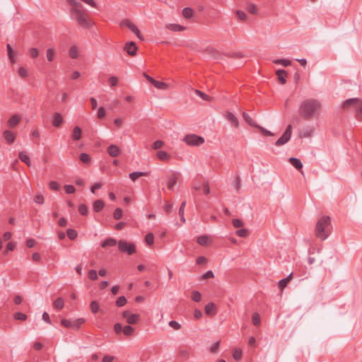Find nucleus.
<instances>
[{
    "mask_svg": "<svg viewBox=\"0 0 362 362\" xmlns=\"http://www.w3.org/2000/svg\"><path fill=\"white\" fill-rule=\"evenodd\" d=\"M4 137L5 140L7 141V143H8V144H12L15 140L14 134L9 130H6L4 132Z\"/></svg>",
    "mask_w": 362,
    "mask_h": 362,
    "instance_id": "obj_20",
    "label": "nucleus"
},
{
    "mask_svg": "<svg viewBox=\"0 0 362 362\" xmlns=\"http://www.w3.org/2000/svg\"><path fill=\"white\" fill-rule=\"evenodd\" d=\"M64 299L61 297L57 298L53 303L54 307L57 310H62L64 307Z\"/></svg>",
    "mask_w": 362,
    "mask_h": 362,
    "instance_id": "obj_31",
    "label": "nucleus"
},
{
    "mask_svg": "<svg viewBox=\"0 0 362 362\" xmlns=\"http://www.w3.org/2000/svg\"><path fill=\"white\" fill-rule=\"evenodd\" d=\"M69 12L71 20L76 21L78 26L85 29H89L93 26L94 23L88 13L82 9V6L71 7Z\"/></svg>",
    "mask_w": 362,
    "mask_h": 362,
    "instance_id": "obj_2",
    "label": "nucleus"
},
{
    "mask_svg": "<svg viewBox=\"0 0 362 362\" xmlns=\"http://www.w3.org/2000/svg\"><path fill=\"white\" fill-rule=\"evenodd\" d=\"M117 240L115 238H107L105 240L103 243L101 244L102 247H113L116 245Z\"/></svg>",
    "mask_w": 362,
    "mask_h": 362,
    "instance_id": "obj_25",
    "label": "nucleus"
},
{
    "mask_svg": "<svg viewBox=\"0 0 362 362\" xmlns=\"http://www.w3.org/2000/svg\"><path fill=\"white\" fill-rule=\"evenodd\" d=\"M107 151L108 154L112 157H117L121 153L120 148L114 144H111L110 146H109L107 149Z\"/></svg>",
    "mask_w": 362,
    "mask_h": 362,
    "instance_id": "obj_12",
    "label": "nucleus"
},
{
    "mask_svg": "<svg viewBox=\"0 0 362 362\" xmlns=\"http://www.w3.org/2000/svg\"><path fill=\"white\" fill-rule=\"evenodd\" d=\"M252 323L255 326H258V325H260V317H259V314L257 313H254L252 314Z\"/></svg>",
    "mask_w": 362,
    "mask_h": 362,
    "instance_id": "obj_46",
    "label": "nucleus"
},
{
    "mask_svg": "<svg viewBox=\"0 0 362 362\" xmlns=\"http://www.w3.org/2000/svg\"><path fill=\"white\" fill-rule=\"evenodd\" d=\"M216 306L214 303H209L205 305L204 310L207 315L214 316L216 315Z\"/></svg>",
    "mask_w": 362,
    "mask_h": 362,
    "instance_id": "obj_16",
    "label": "nucleus"
},
{
    "mask_svg": "<svg viewBox=\"0 0 362 362\" xmlns=\"http://www.w3.org/2000/svg\"><path fill=\"white\" fill-rule=\"evenodd\" d=\"M28 52H29L30 57H32L33 59L37 57V56L39 54V52H38L37 49L35 48V47L30 48L29 49Z\"/></svg>",
    "mask_w": 362,
    "mask_h": 362,
    "instance_id": "obj_59",
    "label": "nucleus"
},
{
    "mask_svg": "<svg viewBox=\"0 0 362 362\" xmlns=\"http://www.w3.org/2000/svg\"><path fill=\"white\" fill-rule=\"evenodd\" d=\"M97 115L99 119H103V117H105V110L103 107H100L98 108Z\"/></svg>",
    "mask_w": 362,
    "mask_h": 362,
    "instance_id": "obj_64",
    "label": "nucleus"
},
{
    "mask_svg": "<svg viewBox=\"0 0 362 362\" xmlns=\"http://www.w3.org/2000/svg\"><path fill=\"white\" fill-rule=\"evenodd\" d=\"M209 241V238L206 235H201L197 238V243L200 245H206Z\"/></svg>",
    "mask_w": 362,
    "mask_h": 362,
    "instance_id": "obj_41",
    "label": "nucleus"
},
{
    "mask_svg": "<svg viewBox=\"0 0 362 362\" xmlns=\"http://www.w3.org/2000/svg\"><path fill=\"white\" fill-rule=\"evenodd\" d=\"M122 332L125 336L129 337L134 334V329L130 325H126L123 327Z\"/></svg>",
    "mask_w": 362,
    "mask_h": 362,
    "instance_id": "obj_34",
    "label": "nucleus"
},
{
    "mask_svg": "<svg viewBox=\"0 0 362 362\" xmlns=\"http://www.w3.org/2000/svg\"><path fill=\"white\" fill-rule=\"evenodd\" d=\"M82 131L79 127H75L73 129L72 139L74 141H78L81 138Z\"/></svg>",
    "mask_w": 362,
    "mask_h": 362,
    "instance_id": "obj_21",
    "label": "nucleus"
},
{
    "mask_svg": "<svg viewBox=\"0 0 362 362\" xmlns=\"http://www.w3.org/2000/svg\"><path fill=\"white\" fill-rule=\"evenodd\" d=\"M156 157L160 161L168 162L171 159V156L166 151H158L156 153Z\"/></svg>",
    "mask_w": 362,
    "mask_h": 362,
    "instance_id": "obj_13",
    "label": "nucleus"
},
{
    "mask_svg": "<svg viewBox=\"0 0 362 362\" xmlns=\"http://www.w3.org/2000/svg\"><path fill=\"white\" fill-rule=\"evenodd\" d=\"M242 350L240 349H235L233 352V357L235 360L238 361L241 358Z\"/></svg>",
    "mask_w": 362,
    "mask_h": 362,
    "instance_id": "obj_47",
    "label": "nucleus"
},
{
    "mask_svg": "<svg viewBox=\"0 0 362 362\" xmlns=\"http://www.w3.org/2000/svg\"><path fill=\"white\" fill-rule=\"evenodd\" d=\"M122 216V210L120 208H117L114 213H113V217L115 220H119Z\"/></svg>",
    "mask_w": 362,
    "mask_h": 362,
    "instance_id": "obj_51",
    "label": "nucleus"
},
{
    "mask_svg": "<svg viewBox=\"0 0 362 362\" xmlns=\"http://www.w3.org/2000/svg\"><path fill=\"white\" fill-rule=\"evenodd\" d=\"M177 177L176 176V175L175 173L172 174L170 177H169V179H168V187L170 189H172L173 186L176 184L177 182Z\"/></svg>",
    "mask_w": 362,
    "mask_h": 362,
    "instance_id": "obj_33",
    "label": "nucleus"
},
{
    "mask_svg": "<svg viewBox=\"0 0 362 362\" xmlns=\"http://www.w3.org/2000/svg\"><path fill=\"white\" fill-rule=\"evenodd\" d=\"M124 51H126L129 55L133 57L136 54L137 47L134 42H129L126 43L124 47Z\"/></svg>",
    "mask_w": 362,
    "mask_h": 362,
    "instance_id": "obj_9",
    "label": "nucleus"
},
{
    "mask_svg": "<svg viewBox=\"0 0 362 362\" xmlns=\"http://www.w3.org/2000/svg\"><path fill=\"white\" fill-rule=\"evenodd\" d=\"M78 212L83 215L86 216L88 214V208L86 204H81L78 206Z\"/></svg>",
    "mask_w": 362,
    "mask_h": 362,
    "instance_id": "obj_52",
    "label": "nucleus"
},
{
    "mask_svg": "<svg viewBox=\"0 0 362 362\" xmlns=\"http://www.w3.org/2000/svg\"><path fill=\"white\" fill-rule=\"evenodd\" d=\"M149 174V172H133L129 175V177L132 181H135L139 177L148 176Z\"/></svg>",
    "mask_w": 362,
    "mask_h": 362,
    "instance_id": "obj_19",
    "label": "nucleus"
},
{
    "mask_svg": "<svg viewBox=\"0 0 362 362\" xmlns=\"http://www.w3.org/2000/svg\"><path fill=\"white\" fill-rule=\"evenodd\" d=\"M104 206V202L101 199H98L94 202L93 208L95 212H100L103 209Z\"/></svg>",
    "mask_w": 362,
    "mask_h": 362,
    "instance_id": "obj_23",
    "label": "nucleus"
},
{
    "mask_svg": "<svg viewBox=\"0 0 362 362\" xmlns=\"http://www.w3.org/2000/svg\"><path fill=\"white\" fill-rule=\"evenodd\" d=\"M88 277L91 281H95L98 279V274L95 270L90 269L88 272Z\"/></svg>",
    "mask_w": 362,
    "mask_h": 362,
    "instance_id": "obj_45",
    "label": "nucleus"
},
{
    "mask_svg": "<svg viewBox=\"0 0 362 362\" xmlns=\"http://www.w3.org/2000/svg\"><path fill=\"white\" fill-rule=\"evenodd\" d=\"M52 125L54 127H59L64 122L63 117L59 112H55L52 116Z\"/></svg>",
    "mask_w": 362,
    "mask_h": 362,
    "instance_id": "obj_11",
    "label": "nucleus"
},
{
    "mask_svg": "<svg viewBox=\"0 0 362 362\" xmlns=\"http://www.w3.org/2000/svg\"><path fill=\"white\" fill-rule=\"evenodd\" d=\"M55 56V51L53 48H48L46 51V57L48 62L53 61Z\"/></svg>",
    "mask_w": 362,
    "mask_h": 362,
    "instance_id": "obj_35",
    "label": "nucleus"
},
{
    "mask_svg": "<svg viewBox=\"0 0 362 362\" xmlns=\"http://www.w3.org/2000/svg\"><path fill=\"white\" fill-rule=\"evenodd\" d=\"M194 11L189 7H185L182 9V15L185 18L189 19L193 16Z\"/></svg>",
    "mask_w": 362,
    "mask_h": 362,
    "instance_id": "obj_32",
    "label": "nucleus"
},
{
    "mask_svg": "<svg viewBox=\"0 0 362 362\" xmlns=\"http://www.w3.org/2000/svg\"><path fill=\"white\" fill-rule=\"evenodd\" d=\"M139 320V315L138 314H131L128 319L127 320V322L129 325H134L138 322Z\"/></svg>",
    "mask_w": 362,
    "mask_h": 362,
    "instance_id": "obj_30",
    "label": "nucleus"
},
{
    "mask_svg": "<svg viewBox=\"0 0 362 362\" xmlns=\"http://www.w3.org/2000/svg\"><path fill=\"white\" fill-rule=\"evenodd\" d=\"M6 48H7L8 57L11 62L15 63L16 60H15L14 56H13V50L11 45L7 44Z\"/></svg>",
    "mask_w": 362,
    "mask_h": 362,
    "instance_id": "obj_38",
    "label": "nucleus"
},
{
    "mask_svg": "<svg viewBox=\"0 0 362 362\" xmlns=\"http://www.w3.org/2000/svg\"><path fill=\"white\" fill-rule=\"evenodd\" d=\"M236 234L239 237L245 238V237L247 236L248 230L247 229H245V228H240V229H238L236 231Z\"/></svg>",
    "mask_w": 362,
    "mask_h": 362,
    "instance_id": "obj_56",
    "label": "nucleus"
},
{
    "mask_svg": "<svg viewBox=\"0 0 362 362\" xmlns=\"http://www.w3.org/2000/svg\"><path fill=\"white\" fill-rule=\"evenodd\" d=\"M85 322L86 320L83 318H78L73 321L66 319H63L62 320L61 323L63 326H64L66 328L78 329Z\"/></svg>",
    "mask_w": 362,
    "mask_h": 362,
    "instance_id": "obj_5",
    "label": "nucleus"
},
{
    "mask_svg": "<svg viewBox=\"0 0 362 362\" xmlns=\"http://www.w3.org/2000/svg\"><path fill=\"white\" fill-rule=\"evenodd\" d=\"M34 202L36 204H42L44 203V197L41 194H37L34 197Z\"/></svg>",
    "mask_w": 362,
    "mask_h": 362,
    "instance_id": "obj_57",
    "label": "nucleus"
},
{
    "mask_svg": "<svg viewBox=\"0 0 362 362\" xmlns=\"http://www.w3.org/2000/svg\"><path fill=\"white\" fill-rule=\"evenodd\" d=\"M291 129H292L291 125V124L288 125L286 131L284 132L283 135L276 141L275 144L276 146H281V145L286 144L291 139Z\"/></svg>",
    "mask_w": 362,
    "mask_h": 362,
    "instance_id": "obj_7",
    "label": "nucleus"
},
{
    "mask_svg": "<svg viewBox=\"0 0 362 362\" xmlns=\"http://www.w3.org/2000/svg\"><path fill=\"white\" fill-rule=\"evenodd\" d=\"M330 222L329 216H323L317 221L315 226V235L320 240H324L328 237L326 228L330 225Z\"/></svg>",
    "mask_w": 362,
    "mask_h": 362,
    "instance_id": "obj_3",
    "label": "nucleus"
},
{
    "mask_svg": "<svg viewBox=\"0 0 362 362\" xmlns=\"http://www.w3.org/2000/svg\"><path fill=\"white\" fill-rule=\"evenodd\" d=\"M169 326L175 330H178L181 328V325L175 320H171L169 322Z\"/></svg>",
    "mask_w": 362,
    "mask_h": 362,
    "instance_id": "obj_58",
    "label": "nucleus"
},
{
    "mask_svg": "<svg viewBox=\"0 0 362 362\" xmlns=\"http://www.w3.org/2000/svg\"><path fill=\"white\" fill-rule=\"evenodd\" d=\"M248 13L251 14H257V8L254 4H249L246 8Z\"/></svg>",
    "mask_w": 362,
    "mask_h": 362,
    "instance_id": "obj_42",
    "label": "nucleus"
},
{
    "mask_svg": "<svg viewBox=\"0 0 362 362\" xmlns=\"http://www.w3.org/2000/svg\"><path fill=\"white\" fill-rule=\"evenodd\" d=\"M156 88L160 90H166L168 88L169 85L165 82L155 80L152 83Z\"/></svg>",
    "mask_w": 362,
    "mask_h": 362,
    "instance_id": "obj_28",
    "label": "nucleus"
},
{
    "mask_svg": "<svg viewBox=\"0 0 362 362\" xmlns=\"http://www.w3.org/2000/svg\"><path fill=\"white\" fill-rule=\"evenodd\" d=\"M232 223L235 228H240V227L243 226V221L238 218L233 219L232 221Z\"/></svg>",
    "mask_w": 362,
    "mask_h": 362,
    "instance_id": "obj_62",
    "label": "nucleus"
},
{
    "mask_svg": "<svg viewBox=\"0 0 362 362\" xmlns=\"http://www.w3.org/2000/svg\"><path fill=\"white\" fill-rule=\"evenodd\" d=\"M146 243L151 245L153 243V235L151 233H148L145 238Z\"/></svg>",
    "mask_w": 362,
    "mask_h": 362,
    "instance_id": "obj_60",
    "label": "nucleus"
},
{
    "mask_svg": "<svg viewBox=\"0 0 362 362\" xmlns=\"http://www.w3.org/2000/svg\"><path fill=\"white\" fill-rule=\"evenodd\" d=\"M166 28L173 32H182L185 30V28L179 24L169 23L166 25Z\"/></svg>",
    "mask_w": 362,
    "mask_h": 362,
    "instance_id": "obj_17",
    "label": "nucleus"
},
{
    "mask_svg": "<svg viewBox=\"0 0 362 362\" xmlns=\"http://www.w3.org/2000/svg\"><path fill=\"white\" fill-rule=\"evenodd\" d=\"M18 157H19L20 160L22 162L25 163L28 166L31 165L30 157L25 152H19Z\"/></svg>",
    "mask_w": 362,
    "mask_h": 362,
    "instance_id": "obj_24",
    "label": "nucleus"
},
{
    "mask_svg": "<svg viewBox=\"0 0 362 362\" xmlns=\"http://www.w3.org/2000/svg\"><path fill=\"white\" fill-rule=\"evenodd\" d=\"M90 309L93 313H98L99 310V304L97 301L93 300L90 304Z\"/></svg>",
    "mask_w": 362,
    "mask_h": 362,
    "instance_id": "obj_43",
    "label": "nucleus"
},
{
    "mask_svg": "<svg viewBox=\"0 0 362 362\" xmlns=\"http://www.w3.org/2000/svg\"><path fill=\"white\" fill-rule=\"evenodd\" d=\"M202 298V295L199 291H194L192 293V299L195 302H199Z\"/></svg>",
    "mask_w": 362,
    "mask_h": 362,
    "instance_id": "obj_49",
    "label": "nucleus"
},
{
    "mask_svg": "<svg viewBox=\"0 0 362 362\" xmlns=\"http://www.w3.org/2000/svg\"><path fill=\"white\" fill-rule=\"evenodd\" d=\"M69 57L72 59L78 57V49L76 46H72L69 50Z\"/></svg>",
    "mask_w": 362,
    "mask_h": 362,
    "instance_id": "obj_40",
    "label": "nucleus"
},
{
    "mask_svg": "<svg viewBox=\"0 0 362 362\" xmlns=\"http://www.w3.org/2000/svg\"><path fill=\"white\" fill-rule=\"evenodd\" d=\"M321 104L317 99L310 98L301 102L298 113L305 120L317 117L320 115Z\"/></svg>",
    "mask_w": 362,
    "mask_h": 362,
    "instance_id": "obj_1",
    "label": "nucleus"
},
{
    "mask_svg": "<svg viewBox=\"0 0 362 362\" xmlns=\"http://www.w3.org/2000/svg\"><path fill=\"white\" fill-rule=\"evenodd\" d=\"M183 141L187 145L192 146H199L204 143V139L202 136L194 134H187Z\"/></svg>",
    "mask_w": 362,
    "mask_h": 362,
    "instance_id": "obj_4",
    "label": "nucleus"
},
{
    "mask_svg": "<svg viewBox=\"0 0 362 362\" xmlns=\"http://www.w3.org/2000/svg\"><path fill=\"white\" fill-rule=\"evenodd\" d=\"M114 331L117 334H120L122 332H123V327H122V325L119 322L115 324Z\"/></svg>",
    "mask_w": 362,
    "mask_h": 362,
    "instance_id": "obj_63",
    "label": "nucleus"
},
{
    "mask_svg": "<svg viewBox=\"0 0 362 362\" xmlns=\"http://www.w3.org/2000/svg\"><path fill=\"white\" fill-rule=\"evenodd\" d=\"M178 354L181 358L187 359L189 357L190 353L187 348H180L179 349Z\"/></svg>",
    "mask_w": 362,
    "mask_h": 362,
    "instance_id": "obj_29",
    "label": "nucleus"
},
{
    "mask_svg": "<svg viewBox=\"0 0 362 362\" xmlns=\"http://www.w3.org/2000/svg\"><path fill=\"white\" fill-rule=\"evenodd\" d=\"M108 81L111 87H115L117 84L118 78L116 76H110L108 78Z\"/></svg>",
    "mask_w": 362,
    "mask_h": 362,
    "instance_id": "obj_61",
    "label": "nucleus"
},
{
    "mask_svg": "<svg viewBox=\"0 0 362 362\" xmlns=\"http://www.w3.org/2000/svg\"><path fill=\"white\" fill-rule=\"evenodd\" d=\"M118 248L121 252H126L128 255H132L135 252V245L129 243L126 240H119L118 242Z\"/></svg>",
    "mask_w": 362,
    "mask_h": 362,
    "instance_id": "obj_6",
    "label": "nucleus"
},
{
    "mask_svg": "<svg viewBox=\"0 0 362 362\" xmlns=\"http://www.w3.org/2000/svg\"><path fill=\"white\" fill-rule=\"evenodd\" d=\"M122 26L127 27L132 33H134L139 39L143 40L141 33L139 28L135 24L131 22L129 20L126 19L121 23Z\"/></svg>",
    "mask_w": 362,
    "mask_h": 362,
    "instance_id": "obj_8",
    "label": "nucleus"
},
{
    "mask_svg": "<svg viewBox=\"0 0 362 362\" xmlns=\"http://www.w3.org/2000/svg\"><path fill=\"white\" fill-rule=\"evenodd\" d=\"M243 117L245 121L250 126L255 127H258L256 122L246 112H243Z\"/></svg>",
    "mask_w": 362,
    "mask_h": 362,
    "instance_id": "obj_27",
    "label": "nucleus"
},
{
    "mask_svg": "<svg viewBox=\"0 0 362 362\" xmlns=\"http://www.w3.org/2000/svg\"><path fill=\"white\" fill-rule=\"evenodd\" d=\"M20 120L21 117L18 115H13L8 120V125L11 128H13L18 124Z\"/></svg>",
    "mask_w": 362,
    "mask_h": 362,
    "instance_id": "obj_18",
    "label": "nucleus"
},
{
    "mask_svg": "<svg viewBox=\"0 0 362 362\" xmlns=\"http://www.w3.org/2000/svg\"><path fill=\"white\" fill-rule=\"evenodd\" d=\"M164 145V143L161 140H156L152 144V148L154 150H157L160 148Z\"/></svg>",
    "mask_w": 362,
    "mask_h": 362,
    "instance_id": "obj_53",
    "label": "nucleus"
},
{
    "mask_svg": "<svg viewBox=\"0 0 362 362\" xmlns=\"http://www.w3.org/2000/svg\"><path fill=\"white\" fill-rule=\"evenodd\" d=\"M274 64H281L284 66H288L289 65H291V62L290 60L288 59H276L274 61Z\"/></svg>",
    "mask_w": 362,
    "mask_h": 362,
    "instance_id": "obj_39",
    "label": "nucleus"
},
{
    "mask_svg": "<svg viewBox=\"0 0 362 362\" xmlns=\"http://www.w3.org/2000/svg\"><path fill=\"white\" fill-rule=\"evenodd\" d=\"M276 74L278 76V80L281 84L286 83V77L288 76L287 72L284 69H278L276 71Z\"/></svg>",
    "mask_w": 362,
    "mask_h": 362,
    "instance_id": "obj_14",
    "label": "nucleus"
},
{
    "mask_svg": "<svg viewBox=\"0 0 362 362\" xmlns=\"http://www.w3.org/2000/svg\"><path fill=\"white\" fill-rule=\"evenodd\" d=\"M226 117L228 122H230L235 127L237 128L239 127L238 119L233 113L227 112L226 114Z\"/></svg>",
    "mask_w": 362,
    "mask_h": 362,
    "instance_id": "obj_15",
    "label": "nucleus"
},
{
    "mask_svg": "<svg viewBox=\"0 0 362 362\" xmlns=\"http://www.w3.org/2000/svg\"><path fill=\"white\" fill-rule=\"evenodd\" d=\"M14 318L18 320L24 321L27 319V315L24 313L18 312L15 313Z\"/></svg>",
    "mask_w": 362,
    "mask_h": 362,
    "instance_id": "obj_54",
    "label": "nucleus"
},
{
    "mask_svg": "<svg viewBox=\"0 0 362 362\" xmlns=\"http://www.w3.org/2000/svg\"><path fill=\"white\" fill-rule=\"evenodd\" d=\"M186 206V201H183L179 209V215L180 216V220L182 223L185 222V218L184 216L185 207Z\"/></svg>",
    "mask_w": 362,
    "mask_h": 362,
    "instance_id": "obj_36",
    "label": "nucleus"
},
{
    "mask_svg": "<svg viewBox=\"0 0 362 362\" xmlns=\"http://www.w3.org/2000/svg\"><path fill=\"white\" fill-rule=\"evenodd\" d=\"M354 105H362V100L356 98L347 99L343 103L342 107L346 110Z\"/></svg>",
    "mask_w": 362,
    "mask_h": 362,
    "instance_id": "obj_10",
    "label": "nucleus"
},
{
    "mask_svg": "<svg viewBox=\"0 0 362 362\" xmlns=\"http://www.w3.org/2000/svg\"><path fill=\"white\" fill-rule=\"evenodd\" d=\"M79 159L84 164H87L88 165L90 162V158L89 155L86 153H81L79 155Z\"/></svg>",
    "mask_w": 362,
    "mask_h": 362,
    "instance_id": "obj_37",
    "label": "nucleus"
},
{
    "mask_svg": "<svg viewBox=\"0 0 362 362\" xmlns=\"http://www.w3.org/2000/svg\"><path fill=\"white\" fill-rule=\"evenodd\" d=\"M292 279V273H291L286 278L281 279L278 284L279 287L281 290H283L288 284V283Z\"/></svg>",
    "mask_w": 362,
    "mask_h": 362,
    "instance_id": "obj_22",
    "label": "nucleus"
},
{
    "mask_svg": "<svg viewBox=\"0 0 362 362\" xmlns=\"http://www.w3.org/2000/svg\"><path fill=\"white\" fill-rule=\"evenodd\" d=\"M66 233H67V236L69 237V238L70 240H74L77 237V232L74 229H71V228L67 229Z\"/></svg>",
    "mask_w": 362,
    "mask_h": 362,
    "instance_id": "obj_44",
    "label": "nucleus"
},
{
    "mask_svg": "<svg viewBox=\"0 0 362 362\" xmlns=\"http://www.w3.org/2000/svg\"><path fill=\"white\" fill-rule=\"evenodd\" d=\"M127 303V299L124 296H120L117 298V300H116V305L117 307H122L123 305H124Z\"/></svg>",
    "mask_w": 362,
    "mask_h": 362,
    "instance_id": "obj_50",
    "label": "nucleus"
},
{
    "mask_svg": "<svg viewBox=\"0 0 362 362\" xmlns=\"http://www.w3.org/2000/svg\"><path fill=\"white\" fill-rule=\"evenodd\" d=\"M290 163L295 167L296 169L300 170L303 167V163L300 159L296 158H289Z\"/></svg>",
    "mask_w": 362,
    "mask_h": 362,
    "instance_id": "obj_26",
    "label": "nucleus"
},
{
    "mask_svg": "<svg viewBox=\"0 0 362 362\" xmlns=\"http://www.w3.org/2000/svg\"><path fill=\"white\" fill-rule=\"evenodd\" d=\"M64 189L67 194H73L75 192L76 189L73 185H65L64 186Z\"/></svg>",
    "mask_w": 362,
    "mask_h": 362,
    "instance_id": "obj_55",
    "label": "nucleus"
},
{
    "mask_svg": "<svg viewBox=\"0 0 362 362\" xmlns=\"http://www.w3.org/2000/svg\"><path fill=\"white\" fill-rule=\"evenodd\" d=\"M195 93L204 100H211V97L201 90H196Z\"/></svg>",
    "mask_w": 362,
    "mask_h": 362,
    "instance_id": "obj_48",
    "label": "nucleus"
}]
</instances>
